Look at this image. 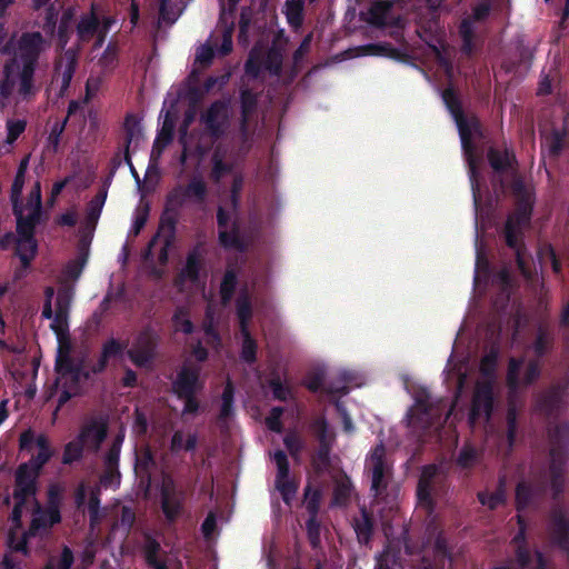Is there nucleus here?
<instances>
[{
	"label": "nucleus",
	"mask_w": 569,
	"mask_h": 569,
	"mask_svg": "<svg viewBox=\"0 0 569 569\" xmlns=\"http://www.w3.org/2000/svg\"><path fill=\"white\" fill-rule=\"evenodd\" d=\"M71 293L69 290H61L54 296L53 289L46 290V303L42 315L48 319H53L51 328L57 332L58 352H57V369L59 372L58 387H66L68 381L72 382L70 389H63L60 393V402L66 401L72 393L77 392L74 385L76 375L69 368L68 358H72V346L68 335L62 332L66 316L70 306Z\"/></svg>",
	"instance_id": "nucleus-4"
},
{
	"label": "nucleus",
	"mask_w": 569,
	"mask_h": 569,
	"mask_svg": "<svg viewBox=\"0 0 569 569\" xmlns=\"http://www.w3.org/2000/svg\"><path fill=\"white\" fill-rule=\"evenodd\" d=\"M157 337L151 330L142 331L128 351V355L137 366H144L153 356Z\"/></svg>",
	"instance_id": "nucleus-12"
},
{
	"label": "nucleus",
	"mask_w": 569,
	"mask_h": 569,
	"mask_svg": "<svg viewBox=\"0 0 569 569\" xmlns=\"http://www.w3.org/2000/svg\"><path fill=\"white\" fill-rule=\"evenodd\" d=\"M281 416V410L279 408H274L271 410L270 415L267 418V426L269 429L279 431L280 430V422L279 418Z\"/></svg>",
	"instance_id": "nucleus-53"
},
{
	"label": "nucleus",
	"mask_w": 569,
	"mask_h": 569,
	"mask_svg": "<svg viewBox=\"0 0 569 569\" xmlns=\"http://www.w3.org/2000/svg\"><path fill=\"white\" fill-rule=\"evenodd\" d=\"M213 57V50L210 46H201L196 56V62L200 64H207Z\"/></svg>",
	"instance_id": "nucleus-48"
},
{
	"label": "nucleus",
	"mask_w": 569,
	"mask_h": 569,
	"mask_svg": "<svg viewBox=\"0 0 569 569\" xmlns=\"http://www.w3.org/2000/svg\"><path fill=\"white\" fill-rule=\"evenodd\" d=\"M530 202L527 201L522 204L516 213H513L507 221L506 239L507 243L515 248L518 243V231L521 226L527 223L530 217Z\"/></svg>",
	"instance_id": "nucleus-17"
},
{
	"label": "nucleus",
	"mask_w": 569,
	"mask_h": 569,
	"mask_svg": "<svg viewBox=\"0 0 569 569\" xmlns=\"http://www.w3.org/2000/svg\"><path fill=\"white\" fill-rule=\"evenodd\" d=\"M76 498L79 507L86 503L88 505L91 521L94 522L98 519L99 513V500L96 491L89 486L81 485Z\"/></svg>",
	"instance_id": "nucleus-22"
},
{
	"label": "nucleus",
	"mask_w": 569,
	"mask_h": 569,
	"mask_svg": "<svg viewBox=\"0 0 569 569\" xmlns=\"http://www.w3.org/2000/svg\"><path fill=\"white\" fill-rule=\"evenodd\" d=\"M479 500L483 506L493 509L505 501V495L501 490L495 493H480Z\"/></svg>",
	"instance_id": "nucleus-43"
},
{
	"label": "nucleus",
	"mask_w": 569,
	"mask_h": 569,
	"mask_svg": "<svg viewBox=\"0 0 569 569\" xmlns=\"http://www.w3.org/2000/svg\"><path fill=\"white\" fill-rule=\"evenodd\" d=\"M284 13L288 22L293 27H298L301 22L302 1L288 0L284 6Z\"/></svg>",
	"instance_id": "nucleus-32"
},
{
	"label": "nucleus",
	"mask_w": 569,
	"mask_h": 569,
	"mask_svg": "<svg viewBox=\"0 0 569 569\" xmlns=\"http://www.w3.org/2000/svg\"><path fill=\"white\" fill-rule=\"evenodd\" d=\"M232 400H233V388L231 383H227L222 398H221V407H220V413L219 419L220 420H227L231 413H232Z\"/></svg>",
	"instance_id": "nucleus-36"
},
{
	"label": "nucleus",
	"mask_w": 569,
	"mask_h": 569,
	"mask_svg": "<svg viewBox=\"0 0 569 569\" xmlns=\"http://www.w3.org/2000/svg\"><path fill=\"white\" fill-rule=\"evenodd\" d=\"M69 368L74 372L76 375V380H74V385L77 387V392L76 393H72L66 401H63L62 403L60 402V393H61V390H63V387H58V379H59V372H58V369L56 368L57 370V379H56V382H54V389L52 391V397H54L58 401V408H56V411H53V415H57V411H59V408L62 407L70 398L77 396L80 391L79 389V378H80V367L78 363L74 362L73 358H68V361H67ZM72 386V382L69 380L68 383L66 385L64 389H70V387Z\"/></svg>",
	"instance_id": "nucleus-24"
},
{
	"label": "nucleus",
	"mask_w": 569,
	"mask_h": 569,
	"mask_svg": "<svg viewBox=\"0 0 569 569\" xmlns=\"http://www.w3.org/2000/svg\"><path fill=\"white\" fill-rule=\"evenodd\" d=\"M443 102L446 103L447 108L451 112L461 139V144L463 152L467 157L468 166H469V174H470V182H471V189L473 194V201L476 207L478 206L480 201V189H479V182L477 178V167L476 161L472 156V146L471 140L480 134L479 130V122L475 117L467 118L462 116L460 112V109L457 103L456 94L452 89H447L442 93Z\"/></svg>",
	"instance_id": "nucleus-6"
},
{
	"label": "nucleus",
	"mask_w": 569,
	"mask_h": 569,
	"mask_svg": "<svg viewBox=\"0 0 569 569\" xmlns=\"http://www.w3.org/2000/svg\"><path fill=\"white\" fill-rule=\"evenodd\" d=\"M370 23L377 26H387L391 23L392 16L390 3L388 1L373 0L370 2V9L366 18Z\"/></svg>",
	"instance_id": "nucleus-20"
},
{
	"label": "nucleus",
	"mask_w": 569,
	"mask_h": 569,
	"mask_svg": "<svg viewBox=\"0 0 569 569\" xmlns=\"http://www.w3.org/2000/svg\"><path fill=\"white\" fill-rule=\"evenodd\" d=\"M26 129V122L20 119L9 120L7 123L9 143H12Z\"/></svg>",
	"instance_id": "nucleus-42"
},
{
	"label": "nucleus",
	"mask_w": 569,
	"mask_h": 569,
	"mask_svg": "<svg viewBox=\"0 0 569 569\" xmlns=\"http://www.w3.org/2000/svg\"><path fill=\"white\" fill-rule=\"evenodd\" d=\"M133 428H134V430H136L137 432H143V431L146 430V428H147V420H146V418H144L141 413H139V412H137V416H136V422H134V427H133Z\"/></svg>",
	"instance_id": "nucleus-60"
},
{
	"label": "nucleus",
	"mask_w": 569,
	"mask_h": 569,
	"mask_svg": "<svg viewBox=\"0 0 569 569\" xmlns=\"http://www.w3.org/2000/svg\"><path fill=\"white\" fill-rule=\"evenodd\" d=\"M43 39L39 32L26 33L19 40H11L6 52L11 58L4 63L3 78L0 80V96L24 101L36 94L38 87L34 67Z\"/></svg>",
	"instance_id": "nucleus-2"
},
{
	"label": "nucleus",
	"mask_w": 569,
	"mask_h": 569,
	"mask_svg": "<svg viewBox=\"0 0 569 569\" xmlns=\"http://www.w3.org/2000/svg\"><path fill=\"white\" fill-rule=\"evenodd\" d=\"M86 259L81 258L66 268V274L69 279H77L82 271Z\"/></svg>",
	"instance_id": "nucleus-49"
},
{
	"label": "nucleus",
	"mask_w": 569,
	"mask_h": 569,
	"mask_svg": "<svg viewBox=\"0 0 569 569\" xmlns=\"http://www.w3.org/2000/svg\"><path fill=\"white\" fill-rule=\"evenodd\" d=\"M322 377H323L322 371H317V372L310 373L306 378L305 385L307 386L308 389L316 391L319 389V387L321 385Z\"/></svg>",
	"instance_id": "nucleus-50"
},
{
	"label": "nucleus",
	"mask_w": 569,
	"mask_h": 569,
	"mask_svg": "<svg viewBox=\"0 0 569 569\" xmlns=\"http://www.w3.org/2000/svg\"><path fill=\"white\" fill-rule=\"evenodd\" d=\"M69 368L74 372L76 375V380H74V385L77 387V392L76 393H72L66 401H63L62 403L60 402V393H61V390H63V387H58V379H59V372H58V369L56 368L57 370V379H56V382H54V389L52 391V397H54L58 401V408H56V411H53V415H57V411H59V408L62 407L70 398L77 396L80 391L79 389V378H80V367L78 363L74 362L73 358H68V361H67ZM72 386V382L69 380L68 383L66 385L64 389H70V387Z\"/></svg>",
	"instance_id": "nucleus-23"
},
{
	"label": "nucleus",
	"mask_w": 569,
	"mask_h": 569,
	"mask_svg": "<svg viewBox=\"0 0 569 569\" xmlns=\"http://www.w3.org/2000/svg\"><path fill=\"white\" fill-rule=\"evenodd\" d=\"M317 492H311L310 490H307L306 492V505L308 507V509H310L311 511H315L316 509V499H317Z\"/></svg>",
	"instance_id": "nucleus-61"
},
{
	"label": "nucleus",
	"mask_w": 569,
	"mask_h": 569,
	"mask_svg": "<svg viewBox=\"0 0 569 569\" xmlns=\"http://www.w3.org/2000/svg\"><path fill=\"white\" fill-rule=\"evenodd\" d=\"M86 448L83 440L79 436L77 439L70 441L64 449L63 462L71 463L81 457L82 450Z\"/></svg>",
	"instance_id": "nucleus-33"
},
{
	"label": "nucleus",
	"mask_w": 569,
	"mask_h": 569,
	"mask_svg": "<svg viewBox=\"0 0 569 569\" xmlns=\"http://www.w3.org/2000/svg\"><path fill=\"white\" fill-rule=\"evenodd\" d=\"M430 413H427L425 411V407L422 403H417L408 413V421L409 425L412 427H418L419 425H423L427 420L425 419V416H429Z\"/></svg>",
	"instance_id": "nucleus-41"
},
{
	"label": "nucleus",
	"mask_w": 569,
	"mask_h": 569,
	"mask_svg": "<svg viewBox=\"0 0 569 569\" xmlns=\"http://www.w3.org/2000/svg\"><path fill=\"white\" fill-rule=\"evenodd\" d=\"M196 447V437L191 432L176 431L171 440V450H191Z\"/></svg>",
	"instance_id": "nucleus-28"
},
{
	"label": "nucleus",
	"mask_w": 569,
	"mask_h": 569,
	"mask_svg": "<svg viewBox=\"0 0 569 569\" xmlns=\"http://www.w3.org/2000/svg\"><path fill=\"white\" fill-rule=\"evenodd\" d=\"M316 428L321 442L325 446L329 445V442L332 440V433L330 432L327 423L325 421H319Z\"/></svg>",
	"instance_id": "nucleus-51"
},
{
	"label": "nucleus",
	"mask_w": 569,
	"mask_h": 569,
	"mask_svg": "<svg viewBox=\"0 0 569 569\" xmlns=\"http://www.w3.org/2000/svg\"><path fill=\"white\" fill-rule=\"evenodd\" d=\"M271 457L278 469L276 476V488L281 493L283 500L289 502L296 493L297 486L289 478L287 457L282 451L279 450L272 453Z\"/></svg>",
	"instance_id": "nucleus-13"
},
{
	"label": "nucleus",
	"mask_w": 569,
	"mask_h": 569,
	"mask_svg": "<svg viewBox=\"0 0 569 569\" xmlns=\"http://www.w3.org/2000/svg\"><path fill=\"white\" fill-rule=\"evenodd\" d=\"M73 557L68 548H64L57 559H52L47 569H70Z\"/></svg>",
	"instance_id": "nucleus-40"
},
{
	"label": "nucleus",
	"mask_w": 569,
	"mask_h": 569,
	"mask_svg": "<svg viewBox=\"0 0 569 569\" xmlns=\"http://www.w3.org/2000/svg\"><path fill=\"white\" fill-rule=\"evenodd\" d=\"M218 222L221 243L226 247H237L239 244L238 230L236 229L233 217L220 209L218 212Z\"/></svg>",
	"instance_id": "nucleus-18"
},
{
	"label": "nucleus",
	"mask_w": 569,
	"mask_h": 569,
	"mask_svg": "<svg viewBox=\"0 0 569 569\" xmlns=\"http://www.w3.org/2000/svg\"><path fill=\"white\" fill-rule=\"evenodd\" d=\"M123 356V346L116 340L108 341L102 350V366L110 361H117Z\"/></svg>",
	"instance_id": "nucleus-30"
},
{
	"label": "nucleus",
	"mask_w": 569,
	"mask_h": 569,
	"mask_svg": "<svg viewBox=\"0 0 569 569\" xmlns=\"http://www.w3.org/2000/svg\"><path fill=\"white\" fill-rule=\"evenodd\" d=\"M173 127V119L171 118L170 113L167 112L163 119L162 129L158 140H162L164 143L169 142L172 137Z\"/></svg>",
	"instance_id": "nucleus-45"
},
{
	"label": "nucleus",
	"mask_w": 569,
	"mask_h": 569,
	"mask_svg": "<svg viewBox=\"0 0 569 569\" xmlns=\"http://www.w3.org/2000/svg\"><path fill=\"white\" fill-rule=\"evenodd\" d=\"M437 468L435 466L426 467L422 471L417 496L420 505L429 507V495H430V479L436 475Z\"/></svg>",
	"instance_id": "nucleus-25"
},
{
	"label": "nucleus",
	"mask_w": 569,
	"mask_h": 569,
	"mask_svg": "<svg viewBox=\"0 0 569 569\" xmlns=\"http://www.w3.org/2000/svg\"><path fill=\"white\" fill-rule=\"evenodd\" d=\"M228 117V108L224 103H214L210 110L208 111V113L206 114V123L210 127V128H214L216 126H218L221 121H223L224 119H227Z\"/></svg>",
	"instance_id": "nucleus-29"
},
{
	"label": "nucleus",
	"mask_w": 569,
	"mask_h": 569,
	"mask_svg": "<svg viewBox=\"0 0 569 569\" xmlns=\"http://www.w3.org/2000/svg\"><path fill=\"white\" fill-rule=\"evenodd\" d=\"M173 227L169 223L161 224L146 253L148 267L154 276L163 274L169 256L173 252Z\"/></svg>",
	"instance_id": "nucleus-8"
},
{
	"label": "nucleus",
	"mask_w": 569,
	"mask_h": 569,
	"mask_svg": "<svg viewBox=\"0 0 569 569\" xmlns=\"http://www.w3.org/2000/svg\"><path fill=\"white\" fill-rule=\"evenodd\" d=\"M538 375V368L535 363L523 365L522 360L512 359L509 363L508 385L510 389L516 390L530 383Z\"/></svg>",
	"instance_id": "nucleus-14"
},
{
	"label": "nucleus",
	"mask_w": 569,
	"mask_h": 569,
	"mask_svg": "<svg viewBox=\"0 0 569 569\" xmlns=\"http://www.w3.org/2000/svg\"><path fill=\"white\" fill-rule=\"evenodd\" d=\"M74 70V57L72 53H67L66 60H61L57 67V76L54 81L61 82V89H66L72 78Z\"/></svg>",
	"instance_id": "nucleus-26"
},
{
	"label": "nucleus",
	"mask_w": 569,
	"mask_h": 569,
	"mask_svg": "<svg viewBox=\"0 0 569 569\" xmlns=\"http://www.w3.org/2000/svg\"><path fill=\"white\" fill-rule=\"evenodd\" d=\"M356 532L358 535L359 540H362V541H367L368 540L369 523H368V519L367 518H365V523L363 525L358 523L356 526Z\"/></svg>",
	"instance_id": "nucleus-57"
},
{
	"label": "nucleus",
	"mask_w": 569,
	"mask_h": 569,
	"mask_svg": "<svg viewBox=\"0 0 569 569\" xmlns=\"http://www.w3.org/2000/svg\"><path fill=\"white\" fill-rule=\"evenodd\" d=\"M172 323L174 331L183 333H191L193 331V325L190 319V312L188 307H178L172 316Z\"/></svg>",
	"instance_id": "nucleus-27"
},
{
	"label": "nucleus",
	"mask_w": 569,
	"mask_h": 569,
	"mask_svg": "<svg viewBox=\"0 0 569 569\" xmlns=\"http://www.w3.org/2000/svg\"><path fill=\"white\" fill-rule=\"evenodd\" d=\"M227 168L222 164L221 160L216 159L214 166H213V176L216 179H219L223 171H226Z\"/></svg>",
	"instance_id": "nucleus-64"
},
{
	"label": "nucleus",
	"mask_w": 569,
	"mask_h": 569,
	"mask_svg": "<svg viewBox=\"0 0 569 569\" xmlns=\"http://www.w3.org/2000/svg\"><path fill=\"white\" fill-rule=\"evenodd\" d=\"M234 284H236V276L232 271H228L224 274V278L221 282V289H220L221 297L224 302H227L230 299L233 288H234Z\"/></svg>",
	"instance_id": "nucleus-44"
},
{
	"label": "nucleus",
	"mask_w": 569,
	"mask_h": 569,
	"mask_svg": "<svg viewBox=\"0 0 569 569\" xmlns=\"http://www.w3.org/2000/svg\"><path fill=\"white\" fill-rule=\"evenodd\" d=\"M134 472L139 486L143 489V497L152 498L160 495L163 512L169 519H173L180 508V502L174 496L173 481L157 468L149 447H142L137 452Z\"/></svg>",
	"instance_id": "nucleus-5"
},
{
	"label": "nucleus",
	"mask_w": 569,
	"mask_h": 569,
	"mask_svg": "<svg viewBox=\"0 0 569 569\" xmlns=\"http://www.w3.org/2000/svg\"><path fill=\"white\" fill-rule=\"evenodd\" d=\"M284 445L290 451V453L293 456L297 453L299 447H300V440L295 433L287 435L284 438Z\"/></svg>",
	"instance_id": "nucleus-54"
},
{
	"label": "nucleus",
	"mask_w": 569,
	"mask_h": 569,
	"mask_svg": "<svg viewBox=\"0 0 569 569\" xmlns=\"http://www.w3.org/2000/svg\"><path fill=\"white\" fill-rule=\"evenodd\" d=\"M77 221V214L73 211H69L61 216L60 223L71 226Z\"/></svg>",
	"instance_id": "nucleus-62"
},
{
	"label": "nucleus",
	"mask_w": 569,
	"mask_h": 569,
	"mask_svg": "<svg viewBox=\"0 0 569 569\" xmlns=\"http://www.w3.org/2000/svg\"><path fill=\"white\" fill-rule=\"evenodd\" d=\"M192 356L198 361H204L208 357V351L200 343H198L192 350Z\"/></svg>",
	"instance_id": "nucleus-58"
},
{
	"label": "nucleus",
	"mask_w": 569,
	"mask_h": 569,
	"mask_svg": "<svg viewBox=\"0 0 569 569\" xmlns=\"http://www.w3.org/2000/svg\"><path fill=\"white\" fill-rule=\"evenodd\" d=\"M200 260L196 254L189 256L186 267L181 270L177 286L180 290L192 289L198 284Z\"/></svg>",
	"instance_id": "nucleus-19"
},
{
	"label": "nucleus",
	"mask_w": 569,
	"mask_h": 569,
	"mask_svg": "<svg viewBox=\"0 0 569 569\" xmlns=\"http://www.w3.org/2000/svg\"><path fill=\"white\" fill-rule=\"evenodd\" d=\"M20 448L31 453L32 459L30 463L22 465L17 471L9 546L12 551L27 553L31 539L41 536L58 522L60 516L56 507L42 510L34 498V480L39 469L52 455L48 439L42 435L36 437L31 431H26L20 437Z\"/></svg>",
	"instance_id": "nucleus-1"
},
{
	"label": "nucleus",
	"mask_w": 569,
	"mask_h": 569,
	"mask_svg": "<svg viewBox=\"0 0 569 569\" xmlns=\"http://www.w3.org/2000/svg\"><path fill=\"white\" fill-rule=\"evenodd\" d=\"M270 387L274 398L277 399L286 400L290 396V389L283 385L280 379H273L270 382Z\"/></svg>",
	"instance_id": "nucleus-47"
},
{
	"label": "nucleus",
	"mask_w": 569,
	"mask_h": 569,
	"mask_svg": "<svg viewBox=\"0 0 569 569\" xmlns=\"http://www.w3.org/2000/svg\"><path fill=\"white\" fill-rule=\"evenodd\" d=\"M97 28V19L91 14L83 18L78 24V36L84 40L90 37Z\"/></svg>",
	"instance_id": "nucleus-38"
},
{
	"label": "nucleus",
	"mask_w": 569,
	"mask_h": 569,
	"mask_svg": "<svg viewBox=\"0 0 569 569\" xmlns=\"http://www.w3.org/2000/svg\"><path fill=\"white\" fill-rule=\"evenodd\" d=\"M73 13L68 11L63 14L62 19H61V23H60V28H59V32H60V37L63 36V32L67 30V28L69 27V21L71 20Z\"/></svg>",
	"instance_id": "nucleus-63"
},
{
	"label": "nucleus",
	"mask_w": 569,
	"mask_h": 569,
	"mask_svg": "<svg viewBox=\"0 0 569 569\" xmlns=\"http://www.w3.org/2000/svg\"><path fill=\"white\" fill-rule=\"evenodd\" d=\"M201 368L186 363L173 383V391L182 400V412L192 413L198 409L194 395L202 388L203 381L200 378Z\"/></svg>",
	"instance_id": "nucleus-9"
},
{
	"label": "nucleus",
	"mask_w": 569,
	"mask_h": 569,
	"mask_svg": "<svg viewBox=\"0 0 569 569\" xmlns=\"http://www.w3.org/2000/svg\"><path fill=\"white\" fill-rule=\"evenodd\" d=\"M496 353L491 352L481 361V377L477 381L469 413V422L471 426L483 425L489 419L493 401L492 372L496 365Z\"/></svg>",
	"instance_id": "nucleus-7"
},
{
	"label": "nucleus",
	"mask_w": 569,
	"mask_h": 569,
	"mask_svg": "<svg viewBox=\"0 0 569 569\" xmlns=\"http://www.w3.org/2000/svg\"><path fill=\"white\" fill-rule=\"evenodd\" d=\"M29 163V157L21 160L17 177L12 184L11 199L17 216L18 241L17 253L21 263L27 268L37 252V243L32 237L33 227L39 220L41 209V192L39 183H34L29 192L26 204L19 202V197L24 183V173Z\"/></svg>",
	"instance_id": "nucleus-3"
},
{
	"label": "nucleus",
	"mask_w": 569,
	"mask_h": 569,
	"mask_svg": "<svg viewBox=\"0 0 569 569\" xmlns=\"http://www.w3.org/2000/svg\"><path fill=\"white\" fill-rule=\"evenodd\" d=\"M122 437L118 438L110 449L106 459V472L100 480V486L108 489H114L120 485V473L117 469V462L120 455Z\"/></svg>",
	"instance_id": "nucleus-16"
},
{
	"label": "nucleus",
	"mask_w": 569,
	"mask_h": 569,
	"mask_svg": "<svg viewBox=\"0 0 569 569\" xmlns=\"http://www.w3.org/2000/svg\"><path fill=\"white\" fill-rule=\"evenodd\" d=\"M202 533L207 539H210L216 530V517L210 513L202 523Z\"/></svg>",
	"instance_id": "nucleus-52"
},
{
	"label": "nucleus",
	"mask_w": 569,
	"mask_h": 569,
	"mask_svg": "<svg viewBox=\"0 0 569 569\" xmlns=\"http://www.w3.org/2000/svg\"><path fill=\"white\" fill-rule=\"evenodd\" d=\"M460 32H461L462 37L465 38V41H466V42H468L469 37L471 36V32H472V26H471V22H470V21H468V20H465V21L461 23ZM466 46H468V43H466Z\"/></svg>",
	"instance_id": "nucleus-59"
},
{
	"label": "nucleus",
	"mask_w": 569,
	"mask_h": 569,
	"mask_svg": "<svg viewBox=\"0 0 569 569\" xmlns=\"http://www.w3.org/2000/svg\"><path fill=\"white\" fill-rule=\"evenodd\" d=\"M232 49V38H231V30H224L222 36V44L218 49V52L221 54H227Z\"/></svg>",
	"instance_id": "nucleus-55"
},
{
	"label": "nucleus",
	"mask_w": 569,
	"mask_h": 569,
	"mask_svg": "<svg viewBox=\"0 0 569 569\" xmlns=\"http://www.w3.org/2000/svg\"><path fill=\"white\" fill-rule=\"evenodd\" d=\"M476 450L470 447H466L460 451V455L458 457V463L463 468H468L476 461Z\"/></svg>",
	"instance_id": "nucleus-46"
},
{
	"label": "nucleus",
	"mask_w": 569,
	"mask_h": 569,
	"mask_svg": "<svg viewBox=\"0 0 569 569\" xmlns=\"http://www.w3.org/2000/svg\"><path fill=\"white\" fill-rule=\"evenodd\" d=\"M204 192V182L201 179H193L186 190V198L189 200H201Z\"/></svg>",
	"instance_id": "nucleus-39"
},
{
	"label": "nucleus",
	"mask_w": 569,
	"mask_h": 569,
	"mask_svg": "<svg viewBox=\"0 0 569 569\" xmlns=\"http://www.w3.org/2000/svg\"><path fill=\"white\" fill-rule=\"evenodd\" d=\"M144 553L148 562L156 569H164V562L161 559L159 545L153 540H148L144 547Z\"/></svg>",
	"instance_id": "nucleus-31"
},
{
	"label": "nucleus",
	"mask_w": 569,
	"mask_h": 569,
	"mask_svg": "<svg viewBox=\"0 0 569 569\" xmlns=\"http://www.w3.org/2000/svg\"><path fill=\"white\" fill-rule=\"evenodd\" d=\"M530 489L527 485L520 483L517 488V502L519 506H523L527 502Z\"/></svg>",
	"instance_id": "nucleus-56"
},
{
	"label": "nucleus",
	"mask_w": 569,
	"mask_h": 569,
	"mask_svg": "<svg viewBox=\"0 0 569 569\" xmlns=\"http://www.w3.org/2000/svg\"><path fill=\"white\" fill-rule=\"evenodd\" d=\"M107 435V428L103 422H93L87 426L80 433L87 449H97Z\"/></svg>",
	"instance_id": "nucleus-21"
},
{
	"label": "nucleus",
	"mask_w": 569,
	"mask_h": 569,
	"mask_svg": "<svg viewBox=\"0 0 569 569\" xmlns=\"http://www.w3.org/2000/svg\"><path fill=\"white\" fill-rule=\"evenodd\" d=\"M104 200H106V194L104 193H101L99 196H97L89 204L88 207V211H87V223L89 227H92L96 224L100 213H101V210H102V207L104 204Z\"/></svg>",
	"instance_id": "nucleus-35"
},
{
	"label": "nucleus",
	"mask_w": 569,
	"mask_h": 569,
	"mask_svg": "<svg viewBox=\"0 0 569 569\" xmlns=\"http://www.w3.org/2000/svg\"><path fill=\"white\" fill-rule=\"evenodd\" d=\"M489 161L491 163V167L495 170H505L506 168L510 167L513 160V156L510 154L508 151H503L499 153L496 150H490L489 152Z\"/></svg>",
	"instance_id": "nucleus-34"
},
{
	"label": "nucleus",
	"mask_w": 569,
	"mask_h": 569,
	"mask_svg": "<svg viewBox=\"0 0 569 569\" xmlns=\"http://www.w3.org/2000/svg\"><path fill=\"white\" fill-rule=\"evenodd\" d=\"M261 52L260 48H254L252 50L246 66L247 73L256 77L262 68L277 73L281 66L280 49L278 47H273L268 51L267 58H261Z\"/></svg>",
	"instance_id": "nucleus-11"
},
{
	"label": "nucleus",
	"mask_w": 569,
	"mask_h": 569,
	"mask_svg": "<svg viewBox=\"0 0 569 569\" xmlns=\"http://www.w3.org/2000/svg\"><path fill=\"white\" fill-rule=\"evenodd\" d=\"M385 448L383 446H377L370 453L367 460V469L371 472L372 489L378 493L383 487V478L387 475L389 468L383 460Z\"/></svg>",
	"instance_id": "nucleus-15"
},
{
	"label": "nucleus",
	"mask_w": 569,
	"mask_h": 569,
	"mask_svg": "<svg viewBox=\"0 0 569 569\" xmlns=\"http://www.w3.org/2000/svg\"><path fill=\"white\" fill-rule=\"evenodd\" d=\"M237 316L240 323L241 336V360L252 363L256 360L257 342L251 338L248 330V322L251 318V306L247 297H240L237 301Z\"/></svg>",
	"instance_id": "nucleus-10"
},
{
	"label": "nucleus",
	"mask_w": 569,
	"mask_h": 569,
	"mask_svg": "<svg viewBox=\"0 0 569 569\" xmlns=\"http://www.w3.org/2000/svg\"><path fill=\"white\" fill-rule=\"evenodd\" d=\"M203 330L207 335L208 345L213 349H218L220 347V337L213 328L210 309L207 311V320L203 323Z\"/></svg>",
	"instance_id": "nucleus-37"
}]
</instances>
